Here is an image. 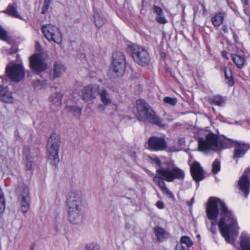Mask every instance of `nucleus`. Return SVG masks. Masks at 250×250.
<instances>
[{"instance_id": "nucleus-1", "label": "nucleus", "mask_w": 250, "mask_h": 250, "mask_svg": "<svg viewBox=\"0 0 250 250\" xmlns=\"http://www.w3.org/2000/svg\"><path fill=\"white\" fill-rule=\"evenodd\" d=\"M206 212L211 221L209 230L215 235L217 233L216 225L222 236L227 243L233 244L234 235L237 236L238 226L231 212L225 203L219 198L210 197L208 201Z\"/></svg>"}, {"instance_id": "nucleus-2", "label": "nucleus", "mask_w": 250, "mask_h": 250, "mask_svg": "<svg viewBox=\"0 0 250 250\" xmlns=\"http://www.w3.org/2000/svg\"><path fill=\"white\" fill-rule=\"evenodd\" d=\"M68 218L71 224H79L82 222L85 198L81 191L68 193L66 200Z\"/></svg>"}, {"instance_id": "nucleus-3", "label": "nucleus", "mask_w": 250, "mask_h": 250, "mask_svg": "<svg viewBox=\"0 0 250 250\" xmlns=\"http://www.w3.org/2000/svg\"><path fill=\"white\" fill-rule=\"evenodd\" d=\"M157 175L153 177V181L161 189L162 191L167 194L169 197H173V193L166 186L164 180L171 182L174 179L183 180L185 173L183 170L171 164L167 168L160 167L156 170Z\"/></svg>"}, {"instance_id": "nucleus-4", "label": "nucleus", "mask_w": 250, "mask_h": 250, "mask_svg": "<svg viewBox=\"0 0 250 250\" xmlns=\"http://www.w3.org/2000/svg\"><path fill=\"white\" fill-rule=\"evenodd\" d=\"M136 105L139 120L153 123L159 126L163 125L160 118L156 115L155 112L145 101L138 100Z\"/></svg>"}, {"instance_id": "nucleus-5", "label": "nucleus", "mask_w": 250, "mask_h": 250, "mask_svg": "<svg viewBox=\"0 0 250 250\" xmlns=\"http://www.w3.org/2000/svg\"><path fill=\"white\" fill-rule=\"evenodd\" d=\"M198 142L199 150L206 153L210 150L216 151L225 147L218 136L211 132L206 135L205 138H199Z\"/></svg>"}, {"instance_id": "nucleus-6", "label": "nucleus", "mask_w": 250, "mask_h": 250, "mask_svg": "<svg viewBox=\"0 0 250 250\" xmlns=\"http://www.w3.org/2000/svg\"><path fill=\"white\" fill-rule=\"evenodd\" d=\"M60 145V136L55 133H52L48 139L46 147L48 158L52 166H56L60 162L59 152Z\"/></svg>"}, {"instance_id": "nucleus-7", "label": "nucleus", "mask_w": 250, "mask_h": 250, "mask_svg": "<svg viewBox=\"0 0 250 250\" xmlns=\"http://www.w3.org/2000/svg\"><path fill=\"white\" fill-rule=\"evenodd\" d=\"M5 73L10 79L15 82H20L25 76V71L22 64L15 62H11L7 65Z\"/></svg>"}, {"instance_id": "nucleus-8", "label": "nucleus", "mask_w": 250, "mask_h": 250, "mask_svg": "<svg viewBox=\"0 0 250 250\" xmlns=\"http://www.w3.org/2000/svg\"><path fill=\"white\" fill-rule=\"evenodd\" d=\"M131 56L134 61L142 66L147 65L150 61L147 51L136 44L129 46Z\"/></svg>"}, {"instance_id": "nucleus-9", "label": "nucleus", "mask_w": 250, "mask_h": 250, "mask_svg": "<svg viewBox=\"0 0 250 250\" xmlns=\"http://www.w3.org/2000/svg\"><path fill=\"white\" fill-rule=\"evenodd\" d=\"M42 31L45 37L48 41L59 43L62 41V34L59 29L56 26L52 24L43 25L42 27Z\"/></svg>"}, {"instance_id": "nucleus-10", "label": "nucleus", "mask_w": 250, "mask_h": 250, "mask_svg": "<svg viewBox=\"0 0 250 250\" xmlns=\"http://www.w3.org/2000/svg\"><path fill=\"white\" fill-rule=\"evenodd\" d=\"M148 148L151 151H159L166 150L167 143L162 137L152 136L148 140Z\"/></svg>"}, {"instance_id": "nucleus-11", "label": "nucleus", "mask_w": 250, "mask_h": 250, "mask_svg": "<svg viewBox=\"0 0 250 250\" xmlns=\"http://www.w3.org/2000/svg\"><path fill=\"white\" fill-rule=\"evenodd\" d=\"M100 90L97 84H89L85 86L82 93V98L85 102L91 101L96 98Z\"/></svg>"}, {"instance_id": "nucleus-12", "label": "nucleus", "mask_w": 250, "mask_h": 250, "mask_svg": "<svg viewBox=\"0 0 250 250\" xmlns=\"http://www.w3.org/2000/svg\"><path fill=\"white\" fill-rule=\"evenodd\" d=\"M29 66L34 71L42 72L47 68V64L38 54H34L29 58Z\"/></svg>"}, {"instance_id": "nucleus-13", "label": "nucleus", "mask_w": 250, "mask_h": 250, "mask_svg": "<svg viewBox=\"0 0 250 250\" xmlns=\"http://www.w3.org/2000/svg\"><path fill=\"white\" fill-rule=\"evenodd\" d=\"M20 192L19 199L21 204V209L23 213H25L30 207V198L29 189L25 186H23L20 188Z\"/></svg>"}, {"instance_id": "nucleus-14", "label": "nucleus", "mask_w": 250, "mask_h": 250, "mask_svg": "<svg viewBox=\"0 0 250 250\" xmlns=\"http://www.w3.org/2000/svg\"><path fill=\"white\" fill-rule=\"evenodd\" d=\"M249 173H250V168L245 171L238 183L239 188L243 193L245 197L248 196L250 192V181L247 174Z\"/></svg>"}, {"instance_id": "nucleus-15", "label": "nucleus", "mask_w": 250, "mask_h": 250, "mask_svg": "<svg viewBox=\"0 0 250 250\" xmlns=\"http://www.w3.org/2000/svg\"><path fill=\"white\" fill-rule=\"evenodd\" d=\"M234 144L235 149L233 158L234 159H237L236 163H237L238 159L244 155L250 148V146L243 142L234 141Z\"/></svg>"}, {"instance_id": "nucleus-16", "label": "nucleus", "mask_w": 250, "mask_h": 250, "mask_svg": "<svg viewBox=\"0 0 250 250\" xmlns=\"http://www.w3.org/2000/svg\"><path fill=\"white\" fill-rule=\"evenodd\" d=\"M190 172L196 182L202 180L204 178L203 170L199 163L194 162L190 167Z\"/></svg>"}, {"instance_id": "nucleus-17", "label": "nucleus", "mask_w": 250, "mask_h": 250, "mask_svg": "<svg viewBox=\"0 0 250 250\" xmlns=\"http://www.w3.org/2000/svg\"><path fill=\"white\" fill-rule=\"evenodd\" d=\"M62 95L60 92H56L52 94L49 97V101L51 103V108L55 110L62 104Z\"/></svg>"}, {"instance_id": "nucleus-18", "label": "nucleus", "mask_w": 250, "mask_h": 250, "mask_svg": "<svg viewBox=\"0 0 250 250\" xmlns=\"http://www.w3.org/2000/svg\"><path fill=\"white\" fill-rule=\"evenodd\" d=\"M232 60L239 68H242L246 62V58L243 52H238L237 54L231 55Z\"/></svg>"}, {"instance_id": "nucleus-19", "label": "nucleus", "mask_w": 250, "mask_h": 250, "mask_svg": "<svg viewBox=\"0 0 250 250\" xmlns=\"http://www.w3.org/2000/svg\"><path fill=\"white\" fill-rule=\"evenodd\" d=\"M154 231L158 241L162 242L169 237V234L164 229L160 227L154 228Z\"/></svg>"}, {"instance_id": "nucleus-20", "label": "nucleus", "mask_w": 250, "mask_h": 250, "mask_svg": "<svg viewBox=\"0 0 250 250\" xmlns=\"http://www.w3.org/2000/svg\"><path fill=\"white\" fill-rule=\"evenodd\" d=\"M111 69L117 76H122L125 69V63L112 62Z\"/></svg>"}, {"instance_id": "nucleus-21", "label": "nucleus", "mask_w": 250, "mask_h": 250, "mask_svg": "<svg viewBox=\"0 0 250 250\" xmlns=\"http://www.w3.org/2000/svg\"><path fill=\"white\" fill-rule=\"evenodd\" d=\"M65 70L64 66L58 63H55L54 65L53 78L55 79L60 77Z\"/></svg>"}, {"instance_id": "nucleus-22", "label": "nucleus", "mask_w": 250, "mask_h": 250, "mask_svg": "<svg viewBox=\"0 0 250 250\" xmlns=\"http://www.w3.org/2000/svg\"><path fill=\"white\" fill-rule=\"evenodd\" d=\"M98 94L100 95L101 100L104 105H108L111 102V99L109 93L105 89L99 91Z\"/></svg>"}, {"instance_id": "nucleus-23", "label": "nucleus", "mask_w": 250, "mask_h": 250, "mask_svg": "<svg viewBox=\"0 0 250 250\" xmlns=\"http://www.w3.org/2000/svg\"><path fill=\"white\" fill-rule=\"evenodd\" d=\"M208 102L211 104L222 106L225 104V100L222 96L217 95L209 98Z\"/></svg>"}, {"instance_id": "nucleus-24", "label": "nucleus", "mask_w": 250, "mask_h": 250, "mask_svg": "<svg viewBox=\"0 0 250 250\" xmlns=\"http://www.w3.org/2000/svg\"><path fill=\"white\" fill-rule=\"evenodd\" d=\"M94 18L95 25L98 28L102 27L106 22V19L103 15L100 13L95 12Z\"/></svg>"}, {"instance_id": "nucleus-25", "label": "nucleus", "mask_w": 250, "mask_h": 250, "mask_svg": "<svg viewBox=\"0 0 250 250\" xmlns=\"http://www.w3.org/2000/svg\"><path fill=\"white\" fill-rule=\"evenodd\" d=\"M240 239L242 250H250V237L242 234Z\"/></svg>"}, {"instance_id": "nucleus-26", "label": "nucleus", "mask_w": 250, "mask_h": 250, "mask_svg": "<svg viewBox=\"0 0 250 250\" xmlns=\"http://www.w3.org/2000/svg\"><path fill=\"white\" fill-rule=\"evenodd\" d=\"M4 12L13 17L21 19V17L19 14L18 10L14 5H9Z\"/></svg>"}, {"instance_id": "nucleus-27", "label": "nucleus", "mask_w": 250, "mask_h": 250, "mask_svg": "<svg viewBox=\"0 0 250 250\" xmlns=\"http://www.w3.org/2000/svg\"><path fill=\"white\" fill-rule=\"evenodd\" d=\"M112 62L115 63H125V57L124 54L120 51L113 53L112 55Z\"/></svg>"}, {"instance_id": "nucleus-28", "label": "nucleus", "mask_w": 250, "mask_h": 250, "mask_svg": "<svg viewBox=\"0 0 250 250\" xmlns=\"http://www.w3.org/2000/svg\"><path fill=\"white\" fill-rule=\"evenodd\" d=\"M226 83L230 86L234 83V79L230 69L225 68L224 70Z\"/></svg>"}, {"instance_id": "nucleus-29", "label": "nucleus", "mask_w": 250, "mask_h": 250, "mask_svg": "<svg viewBox=\"0 0 250 250\" xmlns=\"http://www.w3.org/2000/svg\"><path fill=\"white\" fill-rule=\"evenodd\" d=\"M224 16L222 13L215 15L211 19L212 24L215 26H220L223 22Z\"/></svg>"}, {"instance_id": "nucleus-30", "label": "nucleus", "mask_w": 250, "mask_h": 250, "mask_svg": "<svg viewBox=\"0 0 250 250\" xmlns=\"http://www.w3.org/2000/svg\"><path fill=\"white\" fill-rule=\"evenodd\" d=\"M66 109L70 112L72 113L76 116H80L81 114V108L75 106H66Z\"/></svg>"}, {"instance_id": "nucleus-31", "label": "nucleus", "mask_w": 250, "mask_h": 250, "mask_svg": "<svg viewBox=\"0 0 250 250\" xmlns=\"http://www.w3.org/2000/svg\"><path fill=\"white\" fill-rule=\"evenodd\" d=\"M220 170V162L216 159L213 162L212 165V172L213 174H216Z\"/></svg>"}, {"instance_id": "nucleus-32", "label": "nucleus", "mask_w": 250, "mask_h": 250, "mask_svg": "<svg viewBox=\"0 0 250 250\" xmlns=\"http://www.w3.org/2000/svg\"><path fill=\"white\" fill-rule=\"evenodd\" d=\"M100 246L98 244L91 242L86 244L84 247L85 250H99L100 249Z\"/></svg>"}, {"instance_id": "nucleus-33", "label": "nucleus", "mask_w": 250, "mask_h": 250, "mask_svg": "<svg viewBox=\"0 0 250 250\" xmlns=\"http://www.w3.org/2000/svg\"><path fill=\"white\" fill-rule=\"evenodd\" d=\"M0 40L9 42L7 32L0 25Z\"/></svg>"}, {"instance_id": "nucleus-34", "label": "nucleus", "mask_w": 250, "mask_h": 250, "mask_svg": "<svg viewBox=\"0 0 250 250\" xmlns=\"http://www.w3.org/2000/svg\"><path fill=\"white\" fill-rule=\"evenodd\" d=\"M180 244H185L186 248L188 249L192 245V242L188 237L183 236L181 237Z\"/></svg>"}, {"instance_id": "nucleus-35", "label": "nucleus", "mask_w": 250, "mask_h": 250, "mask_svg": "<svg viewBox=\"0 0 250 250\" xmlns=\"http://www.w3.org/2000/svg\"><path fill=\"white\" fill-rule=\"evenodd\" d=\"M164 101L171 105H175L177 103V100L176 98H171L169 97H166L164 98Z\"/></svg>"}, {"instance_id": "nucleus-36", "label": "nucleus", "mask_w": 250, "mask_h": 250, "mask_svg": "<svg viewBox=\"0 0 250 250\" xmlns=\"http://www.w3.org/2000/svg\"><path fill=\"white\" fill-rule=\"evenodd\" d=\"M23 153L24 156L25 157V159H30L32 158L31 155L30 149L28 146H25L23 148Z\"/></svg>"}, {"instance_id": "nucleus-37", "label": "nucleus", "mask_w": 250, "mask_h": 250, "mask_svg": "<svg viewBox=\"0 0 250 250\" xmlns=\"http://www.w3.org/2000/svg\"><path fill=\"white\" fill-rule=\"evenodd\" d=\"M24 164L26 170H30L32 167V158L30 159H25Z\"/></svg>"}, {"instance_id": "nucleus-38", "label": "nucleus", "mask_w": 250, "mask_h": 250, "mask_svg": "<svg viewBox=\"0 0 250 250\" xmlns=\"http://www.w3.org/2000/svg\"><path fill=\"white\" fill-rule=\"evenodd\" d=\"M50 4L51 3H50L44 1L43 2V4L42 7V10L41 12L42 14H45L47 12Z\"/></svg>"}, {"instance_id": "nucleus-39", "label": "nucleus", "mask_w": 250, "mask_h": 250, "mask_svg": "<svg viewBox=\"0 0 250 250\" xmlns=\"http://www.w3.org/2000/svg\"><path fill=\"white\" fill-rule=\"evenodd\" d=\"M153 10L155 13H156L158 16H161L163 13L162 9L161 7L156 5H154Z\"/></svg>"}, {"instance_id": "nucleus-40", "label": "nucleus", "mask_w": 250, "mask_h": 250, "mask_svg": "<svg viewBox=\"0 0 250 250\" xmlns=\"http://www.w3.org/2000/svg\"><path fill=\"white\" fill-rule=\"evenodd\" d=\"M156 21L160 23L164 24L167 22L166 19L161 16H158L156 18Z\"/></svg>"}, {"instance_id": "nucleus-41", "label": "nucleus", "mask_w": 250, "mask_h": 250, "mask_svg": "<svg viewBox=\"0 0 250 250\" xmlns=\"http://www.w3.org/2000/svg\"><path fill=\"white\" fill-rule=\"evenodd\" d=\"M188 249L183 246L182 244H178L175 247V250H188Z\"/></svg>"}, {"instance_id": "nucleus-42", "label": "nucleus", "mask_w": 250, "mask_h": 250, "mask_svg": "<svg viewBox=\"0 0 250 250\" xmlns=\"http://www.w3.org/2000/svg\"><path fill=\"white\" fill-rule=\"evenodd\" d=\"M105 105L102 104H99L97 107L98 111L100 113H103L105 110Z\"/></svg>"}, {"instance_id": "nucleus-43", "label": "nucleus", "mask_w": 250, "mask_h": 250, "mask_svg": "<svg viewBox=\"0 0 250 250\" xmlns=\"http://www.w3.org/2000/svg\"><path fill=\"white\" fill-rule=\"evenodd\" d=\"M156 206L158 208L163 209L164 208V205L163 202L159 201L156 203Z\"/></svg>"}, {"instance_id": "nucleus-44", "label": "nucleus", "mask_w": 250, "mask_h": 250, "mask_svg": "<svg viewBox=\"0 0 250 250\" xmlns=\"http://www.w3.org/2000/svg\"><path fill=\"white\" fill-rule=\"evenodd\" d=\"M153 161L158 166H160L161 164V161L158 158L153 159Z\"/></svg>"}, {"instance_id": "nucleus-45", "label": "nucleus", "mask_w": 250, "mask_h": 250, "mask_svg": "<svg viewBox=\"0 0 250 250\" xmlns=\"http://www.w3.org/2000/svg\"><path fill=\"white\" fill-rule=\"evenodd\" d=\"M201 7L202 8V9H203V12L204 13H206L207 12V10H206V7H205V4L204 3H202L201 4Z\"/></svg>"}, {"instance_id": "nucleus-46", "label": "nucleus", "mask_w": 250, "mask_h": 250, "mask_svg": "<svg viewBox=\"0 0 250 250\" xmlns=\"http://www.w3.org/2000/svg\"><path fill=\"white\" fill-rule=\"evenodd\" d=\"M222 54L223 57H224V58H226L227 60H229V58L228 57L227 52L223 51L222 52Z\"/></svg>"}, {"instance_id": "nucleus-47", "label": "nucleus", "mask_w": 250, "mask_h": 250, "mask_svg": "<svg viewBox=\"0 0 250 250\" xmlns=\"http://www.w3.org/2000/svg\"><path fill=\"white\" fill-rule=\"evenodd\" d=\"M244 5H248L249 3L248 0H241Z\"/></svg>"}, {"instance_id": "nucleus-48", "label": "nucleus", "mask_w": 250, "mask_h": 250, "mask_svg": "<svg viewBox=\"0 0 250 250\" xmlns=\"http://www.w3.org/2000/svg\"><path fill=\"white\" fill-rule=\"evenodd\" d=\"M16 49H11V50L10 51H9V53L10 54H14V53H15L16 52Z\"/></svg>"}, {"instance_id": "nucleus-49", "label": "nucleus", "mask_w": 250, "mask_h": 250, "mask_svg": "<svg viewBox=\"0 0 250 250\" xmlns=\"http://www.w3.org/2000/svg\"><path fill=\"white\" fill-rule=\"evenodd\" d=\"M44 1L51 3L52 0H44Z\"/></svg>"}, {"instance_id": "nucleus-50", "label": "nucleus", "mask_w": 250, "mask_h": 250, "mask_svg": "<svg viewBox=\"0 0 250 250\" xmlns=\"http://www.w3.org/2000/svg\"><path fill=\"white\" fill-rule=\"evenodd\" d=\"M223 30L225 31V32H227V28L225 26H223Z\"/></svg>"}, {"instance_id": "nucleus-51", "label": "nucleus", "mask_w": 250, "mask_h": 250, "mask_svg": "<svg viewBox=\"0 0 250 250\" xmlns=\"http://www.w3.org/2000/svg\"><path fill=\"white\" fill-rule=\"evenodd\" d=\"M194 197H192V198H191V203H193V202H194Z\"/></svg>"}, {"instance_id": "nucleus-52", "label": "nucleus", "mask_w": 250, "mask_h": 250, "mask_svg": "<svg viewBox=\"0 0 250 250\" xmlns=\"http://www.w3.org/2000/svg\"><path fill=\"white\" fill-rule=\"evenodd\" d=\"M244 11L245 13L247 14L248 10L247 9H244Z\"/></svg>"}, {"instance_id": "nucleus-53", "label": "nucleus", "mask_w": 250, "mask_h": 250, "mask_svg": "<svg viewBox=\"0 0 250 250\" xmlns=\"http://www.w3.org/2000/svg\"><path fill=\"white\" fill-rule=\"evenodd\" d=\"M30 250H34V248H33V247H30Z\"/></svg>"}, {"instance_id": "nucleus-54", "label": "nucleus", "mask_w": 250, "mask_h": 250, "mask_svg": "<svg viewBox=\"0 0 250 250\" xmlns=\"http://www.w3.org/2000/svg\"><path fill=\"white\" fill-rule=\"evenodd\" d=\"M55 229H56V231H58V228H57V227H55Z\"/></svg>"}, {"instance_id": "nucleus-55", "label": "nucleus", "mask_w": 250, "mask_h": 250, "mask_svg": "<svg viewBox=\"0 0 250 250\" xmlns=\"http://www.w3.org/2000/svg\"><path fill=\"white\" fill-rule=\"evenodd\" d=\"M208 222L206 221V224L208 225Z\"/></svg>"}, {"instance_id": "nucleus-56", "label": "nucleus", "mask_w": 250, "mask_h": 250, "mask_svg": "<svg viewBox=\"0 0 250 250\" xmlns=\"http://www.w3.org/2000/svg\"><path fill=\"white\" fill-rule=\"evenodd\" d=\"M197 237H200V235H197Z\"/></svg>"}, {"instance_id": "nucleus-57", "label": "nucleus", "mask_w": 250, "mask_h": 250, "mask_svg": "<svg viewBox=\"0 0 250 250\" xmlns=\"http://www.w3.org/2000/svg\"><path fill=\"white\" fill-rule=\"evenodd\" d=\"M0 79L2 80V78H1V77H0Z\"/></svg>"}]
</instances>
